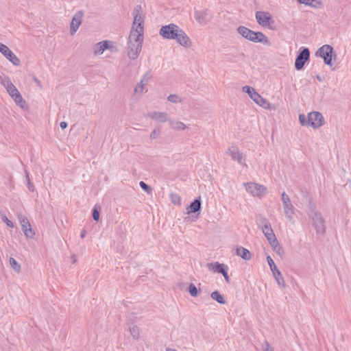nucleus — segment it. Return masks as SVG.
Masks as SVG:
<instances>
[{"instance_id":"nucleus-1","label":"nucleus","mask_w":351,"mask_h":351,"mask_svg":"<svg viewBox=\"0 0 351 351\" xmlns=\"http://www.w3.org/2000/svg\"><path fill=\"white\" fill-rule=\"evenodd\" d=\"M143 35L130 31L128 41V56L131 60H135L142 49Z\"/></svg>"},{"instance_id":"nucleus-2","label":"nucleus","mask_w":351,"mask_h":351,"mask_svg":"<svg viewBox=\"0 0 351 351\" xmlns=\"http://www.w3.org/2000/svg\"><path fill=\"white\" fill-rule=\"evenodd\" d=\"M237 32L243 38L250 41L260 43L268 47L271 45L270 40L263 32H254L242 25L237 28Z\"/></svg>"},{"instance_id":"nucleus-3","label":"nucleus","mask_w":351,"mask_h":351,"mask_svg":"<svg viewBox=\"0 0 351 351\" xmlns=\"http://www.w3.org/2000/svg\"><path fill=\"white\" fill-rule=\"evenodd\" d=\"M134 21L130 31H134L136 34L143 35L144 33V18L143 10L141 5L135 6L133 11Z\"/></svg>"},{"instance_id":"nucleus-4","label":"nucleus","mask_w":351,"mask_h":351,"mask_svg":"<svg viewBox=\"0 0 351 351\" xmlns=\"http://www.w3.org/2000/svg\"><path fill=\"white\" fill-rule=\"evenodd\" d=\"M315 55L324 59V62L326 65L332 66V58H336L337 54L331 45H324L316 51Z\"/></svg>"},{"instance_id":"nucleus-5","label":"nucleus","mask_w":351,"mask_h":351,"mask_svg":"<svg viewBox=\"0 0 351 351\" xmlns=\"http://www.w3.org/2000/svg\"><path fill=\"white\" fill-rule=\"evenodd\" d=\"M180 27L174 23H171L165 26H162L160 31V35L168 40H173L178 37L177 34L178 33Z\"/></svg>"},{"instance_id":"nucleus-6","label":"nucleus","mask_w":351,"mask_h":351,"mask_svg":"<svg viewBox=\"0 0 351 351\" xmlns=\"http://www.w3.org/2000/svg\"><path fill=\"white\" fill-rule=\"evenodd\" d=\"M312 219V225L315 229L316 233L319 234H324L325 233V221L323 219L322 214L317 211L312 212L311 216Z\"/></svg>"},{"instance_id":"nucleus-7","label":"nucleus","mask_w":351,"mask_h":351,"mask_svg":"<svg viewBox=\"0 0 351 351\" xmlns=\"http://www.w3.org/2000/svg\"><path fill=\"white\" fill-rule=\"evenodd\" d=\"M310 51L307 47H301L295 61V68L300 71L303 69L305 63L309 60Z\"/></svg>"},{"instance_id":"nucleus-8","label":"nucleus","mask_w":351,"mask_h":351,"mask_svg":"<svg viewBox=\"0 0 351 351\" xmlns=\"http://www.w3.org/2000/svg\"><path fill=\"white\" fill-rule=\"evenodd\" d=\"M281 199L283 204L284 213L287 218L291 221H293L294 207L292 205L291 199L288 195L285 192H282L281 194Z\"/></svg>"},{"instance_id":"nucleus-9","label":"nucleus","mask_w":351,"mask_h":351,"mask_svg":"<svg viewBox=\"0 0 351 351\" xmlns=\"http://www.w3.org/2000/svg\"><path fill=\"white\" fill-rule=\"evenodd\" d=\"M324 124V119L322 113L319 112H311L308 114V125L317 129Z\"/></svg>"},{"instance_id":"nucleus-10","label":"nucleus","mask_w":351,"mask_h":351,"mask_svg":"<svg viewBox=\"0 0 351 351\" xmlns=\"http://www.w3.org/2000/svg\"><path fill=\"white\" fill-rule=\"evenodd\" d=\"M246 191L254 197H261L266 193L267 189L254 182L244 183Z\"/></svg>"},{"instance_id":"nucleus-11","label":"nucleus","mask_w":351,"mask_h":351,"mask_svg":"<svg viewBox=\"0 0 351 351\" xmlns=\"http://www.w3.org/2000/svg\"><path fill=\"white\" fill-rule=\"evenodd\" d=\"M267 263L270 267L272 274H273L276 281L277 282L278 285L281 287H285V280H284L280 270L278 269V267L275 265L273 259L271 258L270 256H267Z\"/></svg>"},{"instance_id":"nucleus-12","label":"nucleus","mask_w":351,"mask_h":351,"mask_svg":"<svg viewBox=\"0 0 351 351\" xmlns=\"http://www.w3.org/2000/svg\"><path fill=\"white\" fill-rule=\"evenodd\" d=\"M0 52L14 66H20L19 58L5 45L0 43Z\"/></svg>"},{"instance_id":"nucleus-13","label":"nucleus","mask_w":351,"mask_h":351,"mask_svg":"<svg viewBox=\"0 0 351 351\" xmlns=\"http://www.w3.org/2000/svg\"><path fill=\"white\" fill-rule=\"evenodd\" d=\"M257 23L263 27H267L270 22L274 23L271 15L267 12L257 11L255 14Z\"/></svg>"},{"instance_id":"nucleus-14","label":"nucleus","mask_w":351,"mask_h":351,"mask_svg":"<svg viewBox=\"0 0 351 351\" xmlns=\"http://www.w3.org/2000/svg\"><path fill=\"white\" fill-rule=\"evenodd\" d=\"M194 18L197 22L200 24L206 25L208 21L211 20V16L209 14L208 10L202 11L196 10L194 12Z\"/></svg>"},{"instance_id":"nucleus-15","label":"nucleus","mask_w":351,"mask_h":351,"mask_svg":"<svg viewBox=\"0 0 351 351\" xmlns=\"http://www.w3.org/2000/svg\"><path fill=\"white\" fill-rule=\"evenodd\" d=\"M1 84L5 88L7 92L11 97L19 93L16 86L12 84L8 77H5L1 80Z\"/></svg>"},{"instance_id":"nucleus-16","label":"nucleus","mask_w":351,"mask_h":351,"mask_svg":"<svg viewBox=\"0 0 351 351\" xmlns=\"http://www.w3.org/2000/svg\"><path fill=\"white\" fill-rule=\"evenodd\" d=\"M83 15L82 11H78L74 14L71 23V34L72 35L76 32L81 25Z\"/></svg>"},{"instance_id":"nucleus-17","label":"nucleus","mask_w":351,"mask_h":351,"mask_svg":"<svg viewBox=\"0 0 351 351\" xmlns=\"http://www.w3.org/2000/svg\"><path fill=\"white\" fill-rule=\"evenodd\" d=\"M110 41L104 40L98 43L94 50L95 55H101L104 53V51L106 49H110L111 51H114V47L110 45ZM116 50H114L115 51Z\"/></svg>"},{"instance_id":"nucleus-18","label":"nucleus","mask_w":351,"mask_h":351,"mask_svg":"<svg viewBox=\"0 0 351 351\" xmlns=\"http://www.w3.org/2000/svg\"><path fill=\"white\" fill-rule=\"evenodd\" d=\"M261 223L262 224V232L265 236L266 239H268L275 235L273 229L271 228V224L269 221L265 218H261Z\"/></svg>"},{"instance_id":"nucleus-19","label":"nucleus","mask_w":351,"mask_h":351,"mask_svg":"<svg viewBox=\"0 0 351 351\" xmlns=\"http://www.w3.org/2000/svg\"><path fill=\"white\" fill-rule=\"evenodd\" d=\"M178 37L176 38L177 42L184 47H189L191 45V41L189 37L181 28L179 29L178 33L177 34Z\"/></svg>"},{"instance_id":"nucleus-20","label":"nucleus","mask_w":351,"mask_h":351,"mask_svg":"<svg viewBox=\"0 0 351 351\" xmlns=\"http://www.w3.org/2000/svg\"><path fill=\"white\" fill-rule=\"evenodd\" d=\"M227 154H229L231 158L237 161L239 164H243V154L240 152L239 148L236 146H232L228 148Z\"/></svg>"},{"instance_id":"nucleus-21","label":"nucleus","mask_w":351,"mask_h":351,"mask_svg":"<svg viewBox=\"0 0 351 351\" xmlns=\"http://www.w3.org/2000/svg\"><path fill=\"white\" fill-rule=\"evenodd\" d=\"M206 267L210 271L219 274H222L225 270H228V267L226 265L218 262L207 263Z\"/></svg>"},{"instance_id":"nucleus-22","label":"nucleus","mask_w":351,"mask_h":351,"mask_svg":"<svg viewBox=\"0 0 351 351\" xmlns=\"http://www.w3.org/2000/svg\"><path fill=\"white\" fill-rule=\"evenodd\" d=\"M201 197L200 196L195 199L187 207V213H195L201 210Z\"/></svg>"},{"instance_id":"nucleus-23","label":"nucleus","mask_w":351,"mask_h":351,"mask_svg":"<svg viewBox=\"0 0 351 351\" xmlns=\"http://www.w3.org/2000/svg\"><path fill=\"white\" fill-rule=\"evenodd\" d=\"M236 254L237 256L241 257L245 261H248L251 258V253L250 252L243 247H238L236 250Z\"/></svg>"},{"instance_id":"nucleus-24","label":"nucleus","mask_w":351,"mask_h":351,"mask_svg":"<svg viewBox=\"0 0 351 351\" xmlns=\"http://www.w3.org/2000/svg\"><path fill=\"white\" fill-rule=\"evenodd\" d=\"M210 297L213 300L217 301L218 303L221 304H226V300H225L223 295H221L219 291H215L211 293Z\"/></svg>"},{"instance_id":"nucleus-25","label":"nucleus","mask_w":351,"mask_h":351,"mask_svg":"<svg viewBox=\"0 0 351 351\" xmlns=\"http://www.w3.org/2000/svg\"><path fill=\"white\" fill-rule=\"evenodd\" d=\"M243 91L244 93H246L248 94V95L250 96V97L254 101H256V99H255L254 97V94L255 95H259L256 91V90L251 87V86H245L243 87Z\"/></svg>"},{"instance_id":"nucleus-26","label":"nucleus","mask_w":351,"mask_h":351,"mask_svg":"<svg viewBox=\"0 0 351 351\" xmlns=\"http://www.w3.org/2000/svg\"><path fill=\"white\" fill-rule=\"evenodd\" d=\"M298 1L313 8H319L322 4L319 0H298Z\"/></svg>"},{"instance_id":"nucleus-27","label":"nucleus","mask_w":351,"mask_h":351,"mask_svg":"<svg viewBox=\"0 0 351 351\" xmlns=\"http://www.w3.org/2000/svg\"><path fill=\"white\" fill-rule=\"evenodd\" d=\"M15 103L20 106L21 108H25V101L23 99L22 95H21L20 92L12 97Z\"/></svg>"},{"instance_id":"nucleus-28","label":"nucleus","mask_w":351,"mask_h":351,"mask_svg":"<svg viewBox=\"0 0 351 351\" xmlns=\"http://www.w3.org/2000/svg\"><path fill=\"white\" fill-rule=\"evenodd\" d=\"M170 125L173 129L177 130H184L186 128V125L181 121H171Z\"/></svg>"},{"instance_id":"nucleus-29","label":"nucleus","mask_w":351,"mask_h":351,"mask_svg":"<svg viewBox=\"0 0 351 351\" xmlns=\"http://www.w3.org/2000/svg\"><path fill=\"white\" fill-rule=\"evenodd\" d=\"M131 335L134 339H138L140 335V329L136 325H132L129 327Z\"/></svg>"},{"instance_id":"nucleus-30","label":"nucleus","mask_w":351,"mask_h":351,"mask_svg":"<svg viewBox=\"0 0 351 351\" xmlns=\"http://www.w3.org/2000/svg\"><path fill=\"white\" fill-rule=\"evenodd\" d=\"M101 207L99 205H95L92 210V217L93 219L98 221L99 219V213H100Z\"/></svg>"},{"instance_id":"nucleus-31","label":"nucleus","mask_w":351,"mask_h":351,"mask_svg":"<svg viewBox=\"0 0 351 351\" xmlns=\"http://www.w3.org/2000/svg\"><path fill=\"white\" fill-rule=\"evenodd\" d=\"M9 263L12 267V269L19 273L21 271V265L17 263V261L12 257H10L9 259Z\"/></svg>"},{"instance_id":"nucleus-32","label":"nucleus","mask_w":351,"mask_h":351,"mask_svg":"<svg viewBox=\"0 0 351 351\" xmlns=\"http://www.w3.org/2000/svg\"><path fill=\"white\" fill-rule=\"evenodd\" d=\"M189 293L193 297H197L199 293V289L193 283H191L188 288Z\"/></svg>"},{"instance_id":"nucleus-33","label":"nucleus","mask_w":351,"mask_h":351,"mask_svg":"<svg viewBox=\"0 0 351 351\" xmlns=\"http://www.w3.org/2000/svg\"><path fill=\"white\" fill-rule=\"evenodd\" d=\"M254 97L255 99H256V101H254V102H256L260 106L265 107V105L267 104V100L265 98L262 97L260 95L254 94Z\"/></svg>"},{"instance_id":"nucleus-34","label":"nucleus","mask_w":351,"mask_h":351,"mask_svg":"<svg viewBox=\"0 0 351 351\" xmlns=\"http://www.w3.org/2000/svg\"><path fill=\"white\" fill-rule=\"evenodd\" d=\"M170 199L174 205H180L181 204L180 197L176 193H171Z\"/></svg>"},{"instance_id":"nucleus-35","label":"nucleus","mask_w":351,"mask_h":351,"mask_svg":"<svg viewBox=\"0 0 351 351\" xmlns=\"http://www.w3.org/2000/svg\"><path fill=\"white\" fill-rule=\"evenodd\" d=\"M168 120V114L166 112H158L157 121L160 123H165Z\"/></svg>"},{"instance_id":"nucleus-36","label":"nucleus","mask_w":351,"mask_h":351,"mask_svg":"<svg viewBox=\"0 0 351 351\" xmlns=\"http://www.w3.org/2000/svg\"><path fill=\"white\" fill-rule=\"evenodd\" d=\"M23 230L24 232L25 237L27 238H33L34 235L35 234V233L32 230L31 226L26 227V228H23Z\"/></svg>"},{"instance_id":"nucleus-37","label":"nucleus","mask_w":351,"mask_h":351,"mask_svg":"<svg viewBox=\"0 0 351 351\" xmlns=\"http://www.w3.org/2000/svg\"><path fill=\"white\" fill-rule=\"evenodd\" d=\"M139 185L144 191L147 192V193H152V187L150 186H149L148 184H147L145 182L141 181L139 182Z\"/></svg>"},{"instance_id":"nucleus-38","label":"nucleus","mask_w":351,"mask_h":351,"mask_svg":"<svg viewBox=\"0 0 351 351\" xmlns=\"http://www.w3.org/2000/svg\"><path fill=\"white\" fill-rule=\"evenodd\" d=\"M26 181H27V186L28 188V189L32 191V192H34L35 191V186L34 185V184L30 181V179H29V173L26 171Z\"/></svg>"},{"instance_id":"nucleus-39","label":"nucleus","mask_w":351,"mask_h":351,"mask_svg":"<svg viewBox=\"0 0 351 351\" xmlns=\"http://www.w3.org/2000/svg\"><path fill=\"white\" fill-rule=\"evenodd\" d=\"M267 241H269V243L272 248H275V247L278 244H279V242H278V239H276V235L268 239Z\"/></svg>"},{"instance_id":"nucleus-40","label":"nucleus","mask_w":351,"mask_h":351,"mask_svg":"<svg viewBox=\"0 0 351 351\" xmlns=\"http://www.w3.org/2000/svg\"><path fill=\"white\" fill-rule=\"evenodd\" d=\"M178 96L177 95H174V94L169 95L167 97L168 101L171 103H178V102L182 101L181 99L178 100Z\"/></svg>"},{"instance_id":"nucleus-41","label":"nucleus","mask_w":351,"mask_h":351,"mask_svg":"<svg viewBox=\"0 0 351 351\" xmlns=\"http://www.w3.org/2000/svg\"><path fill=\"white\" fill-rule=\"evenodd\" d=\"M299 121L302 125H308V119L304 114H300L299 115Z\"/></svg>"},{"instance_id":"nucleus-42","label":"nucleus","mask_w":351,"mask_h":351,"mask_svg":"<svg viewBox=\"0 0 351 351\" xmlns=\"http://www.w3.org/2000/svg\"><path fill=\"white\" fill-rule=\"evenodd\" d=\"M20 222H21V226H22V229L23 228H26V227H30V223H29V222L28 221V220H27V219L26 217H22L20 219Z\"/></svg>"},{"instance_id":"nucleus-43","label":"nucleus","mask_w":351,"mask_h":351,"mask_svg":"<svg viewBox=\"0 0 351 351\" xmlns=\"http://www.w3.org/2000/svg\"><path fill=\"white\" fill-rule=\"evenodd\" d=\"M144 83H141V82H140V83H138L135 88V92L142 93L144 89Z\"/></svg>"},{"instance_id":"nucleus-44","label":"nucleus","mask_w":351,"mask_h":351,"mask_svg":"<svg viewBox=\"0 0 351 351\" xmlns=\"http://www.w3.org/2000/svg\"><path fill=\"white\" fill-rule=\"evenodd\" d=\"M274 251H275L278 254L281 256L284 253L283 248L281 247L280 244H278L275 248H272Z\"/></svg>"},{"instance_id":"nucleus-45","label":"nucleus","mask_w":351,"mask_h":351,"mask_svg":"<svg viewBox=\"0 0 351 351\" xmlns=\"http://www.w3.org/2000/svg\"><path fill=\"white\" fill-rule=\"evenodd\" d=\"M151 77H152V75L150 74V73L147 72L143 75L141 82V83L146 84Z\"/></svg>"},{"instance_id":"nucleus-46","label":"nucleus","mask_w":351,"mask_h":351,"mask_svg":"<svg viewBox=\"0 0 351 351\" xmlns=\"http://www.w3.org/2000/svg\"><path fill=\"white\" fill-rule=\"evenodd\" d=\"M2 220L7 224L8 227L13 228L14 223L8 219V217L5 215H3L2 217Z\"/></svg>"},{"instance_id":"nucleus-47","label":"nucleus","mask_w":351,"mask_h":351,"mask_svg":"<svg viewBox=\"0 0 351 351\" xmlns=\"http://www.w3.org/2000/svg\"><path fill=\"white\" fill-rule=\"evenodd\" d=\"M159 133H160V130H159V129H158V130H156V129L154 130L151 132V134H150V138H151V139H154V138H156L159 135Z\"/></svg>"},{"instance_id":"nucleus-48","label":"nucleus","mask_w":351,"mask_h":351,"mask_svg":"<svg viewBox=\"0 0 351 351\" xmlns=\"http://www.w3.org/2000/svg\"><path fill=\"white\" fill-rule=\"evenodd\" d=\"M263 351H274V350L270 344L267 341H265L263 346Z\"/></svg>"},{"instance_id":"nucleus-49","label":"nucleus","mask_w":351,"mask_h":351,"mask_svg":"<svg viewBox=\"0 0 351 351\" xmlns=\"http://www.w3.org/2000/svg\"><path fill=\"white\" fill-rule=\"evenodd\" d=\"M221 274L224 277L226 281L227 282H230V278H229V276L228 275V270H225Z\"/></svg>"},{"instance_id":"nucleus-50","label":"nucleus","mask_w":351,"mask_h":351,"mask_svg":"<svg viewBox=\"0 0 351 351\" xmlns=\"http://www.w3.org/2000/svg\"><path fill=\"white\" fill-rule=\"evenodd\" d=\"M158 112H152L149 114V117L152 119L157 120Z\"/></svg>"},{"instance_id":"nucleus-51","label":"nucleus","mask_w":351,"mask_h":351,"mask_svg":"<svg viewBox=\"0 0 351 351\" xmlns=\"http://www.w3.org/2000/svg\"><path fill=\"white\" fill-rule=\"evenodd\" d=\"M67 125H68V124H67V123H66V122H65V121H62V122H60V128H61L62 129H65V128H66Z\"/></svg>"},{"instance_id":"nucleus-52","label":"nucleus","mask_w":351,"mask_h":351,"mask_svg":"<svg viewBox=\"0 0 351 351\" xmlns=\"http://www.w3.org/2000/svg\"><path fill=\"white\" fill-rule=\"evenodd\" d=\"M86 235V230L85 229H82L81 231L80 237L81 238H84Z\"/></svg>"},{"instance_id":"nucleus-53","label":"nucleus","mask_w":351,"mask_h":351,"mask_svg":"<svg viewBox=\"0 0 351 351\" xmlns=\"http://www.w3.org/2000/svg\"><path fill=\"white\" fill-rule=\"evenodd\" d=\"M166 351H177V350H175V349H172V348H168L166 349Z\"/></svg>"},{"instance_id":"nucleus-54","label":"nucleus","mask_w":351,"mask_h":351,"mask_svg":"<svg viewBox=\"0 0 351 351\" xmlns=\"http://www.w3.org/2000/svg\"><path fill=\"white\" fill-rule=\"evenodd\" d=\"M317 79L319 80V81H322V78L319 75H317Z\"/></svg>"},{"instance_id":"nucleus-55","label":"nucleus","mask_w":351,"mask_h":351,"mask_svg":"<svg viewBox=\"0 0 351 351\" xmlns=\"http://www.w3.org/2000/svg\"><path fill=\"white\" fill-rule=\"evenodd\" d=\"M34 81L38 84H40V81L36 77L34 78Z\"/></svg>"}]
</instances>
